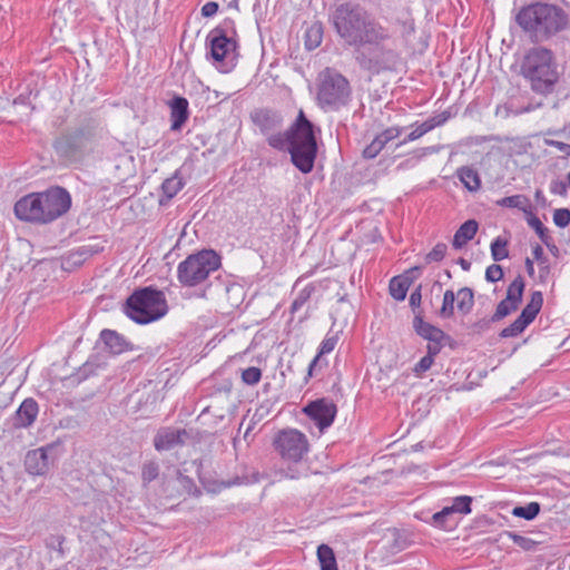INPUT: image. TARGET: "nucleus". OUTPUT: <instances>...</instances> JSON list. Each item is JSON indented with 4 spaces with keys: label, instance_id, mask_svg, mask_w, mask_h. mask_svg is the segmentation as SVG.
<instances>
[{
    "label": "nucleus",
    "instance_id": "f257e3e1",
    "mask_svg": "<svg viewBox=\"0 0 570 570\" xmlns=\"http://www.w3.org/2000/svg\"><path fill=\"white\" fill-rule=\"evenodd\" d=\"M331 22L341 41L356 49L366 43L389 41L393 36L390 28L384 27L360 3L337 6L331 14Z\"/></svg>",
    "mask_w": 570,
    "mask_h": 570
},
{
    "label": "nucleus",
    "instance_id": "f03ea898",
    "mask_svg": "<svg viewBox=\"0 0 570 570\" xmlns=\"http://www.w3.org/2000/svg\"><path fill=\"white\" fill-rule=\"evenodd\" d=\"M522 31L533 42L549 41L570 30V13L560 6L533 2L522 7L515 16Z\"/></svg>",
    "mask_w": 570,
    "mask_h": 570
},
{
    "label": "nucleus",
    "instance_id": "7ed1b4c3",
    "mask_svg": "<svg viewBox=\"0 0 570 570\" xmlns=\"http://www.w3.org/2000/svg\"><path fill=\"white\" fill-rule=\"evenodd\" d=\"M71 207V196L62 187H50L19 198L13 207L19 220L46 225L63 216Z\"/></svg>",
    "mask_w": 570,
    "mask_h": 570
},
{
    "label": "nucleus",
    "instance_id": "20e7f679",
    "mask_svg": "<svg viewBox=\"0 0 570 570\" xmlns=\"http://www.w3.org/2000/svg\"><path fill=\"white\" fill-rule=\"evenodd\" d=\"M520 70L531 89L542 95L551 94L560 78L553 51L543 46L532 47L525 52Z\"/></svg>",
    "mask_w": 570,
    "mask_h": 570
},
{
    "label": "nucleus",
    "instance_id": "39448f33",
    "mask_svg": "<svg viewBox=\"0 0 570 570\" xmlns=\"http://www.w3.org/2000/svg\"><path fill=\"white\" fill-rule=\"evenodd\" d=\"M125 312L138 324L155 322L168 312L166 296L153 287L135 291L127 299Z\"/></svg>",
    "mask_w": 570,
    "mask_h": 570
},
{
    "label": "nucleus",
    "instance_id": "423d86ee",
    "mask_svg": "<svg viewBox=\"0 0 570 570\" xmlns=\"http://www.w3.org/2000/svg\"><path fill=\"white\" fill-rule=\"evenodd\" d=\"M293 165L303 174H308L314 168L317 154V145L313 125L301 110L294 124V137L289 150Z\"/></svg>",
    "mask_w": 570,
    "mask_h": 570
},
{
    "label": "nucleus",
    "instance_id": "0eeeda50",
    "mask_svg": "<svg viewBox=\"0 0 570 570\" xmlns=\"http://www.w3.org/2000/svg\"><path fill=\"white\" fill-rule=\"evenodd\" d=\"M220 266V257L212 249L191 254L177 266L178 282L186 287L204 283Z\"/></svg>",
    "mask_w": 570,
    "mask_h": 570
},
{
    "label": "nucleus",
    "instance_id": "6e6552de",
    "mask_svg": "<svg viewBox=\"0 0 570 570\" xmlns=\"http://www.w3.org/2000/svg\"><path fill=\"white\" fill-rule=\"evenodd\" d=\"M350 98V82L343 75L331 68L318 75L317 100L323 108L337 109L346 105Z\"/></svg>",
    "mask_w": 570,
    "mask_h": 570
},
{
    "label": "nucleus",
    "instance_id": "1a4fd4ad",
    "mask_svg": "<svg viewBox=\"0 0 570 570\" xmlns=\"http://www.w3.org/2000/svg\"><path fill=\"white\" fill-rule=\"evenodd\" d=\"M227 22L213 29L207 40L210 46V57L215 67L220 72L232 71L237 62V42L234 38V31L226 29Z\"/></svg>",
    "mask_w": 570,
    "mask_h": 570
},
{
    "label": "nucleus",
    "instance_id": "9d476101",
    "mask_svg": "<svg viewBox=\"0 0 570 570\" xmlns=\"http://www.w3.org/2000/svg\"><path fill=\"white\" fill-rule=\"evenodd\" d=\"M386 42L366 43L361 47L356 53V60L361 68L372 75L395 69L399 55L394 49L387 47Z\"/></svg>",
    "mask_w": 570,
    "mask_h": 570
},
{
    "label": "nucleus",
    "instance_id": "9b49d317",
    "mask_svg": "<svg viewBox=\"0 0 570 570\" xmlns=\"http://www.w3.org/2000/svg\"><path fill=\"white\" fill-rule=\"evenodd\" d=\"M273 445L283 460L293 463L299 462L309 450L306 435L296 429L278 431L274 436Z\"/></svg>",
    "mask_w": 570,
    "mask_h": 570
},
{
    "label": "nucleus",
    "instance_id": "f8f14e48",
    "mask_svg": "<svg viewBox=\"0 0 570 570\" xmlns=\"http://www.w3.org/2000/svg\"><path fill=\"white\" fill-rule=\"evenodd\" d=\"M303 412L315 423L323 432L330 428L336 416V405L328 399H317L309 402Z\"/></svg>",
    "mask_w": 570,
    "mask_h": 570
},
{
    "label": "nucleus",
    "instance_id": "ddd939ff",
    "mask_svg": "<svg viewBox=\"0 0 570 570\" xmlns=\"http://www.w3.org/2000/svg\"><path fill=\"white\" fill-rule=\"evenodd\" d=\"M55 450L53 444L29 451L26 455L24 465L28 473L32 475H45L48 473L51 461L49 452Z\"/></svg>",
    "mask_w": 570,
    "mask_h": 570
},
{
    "label": "nucleus",
    "instance_id": "4468645a",
    "mask_svg": "<svg viewBox=\"0 0 570 570\" xmlns=\"http://www.w3.org/2000/svg\"><path fill=\"white\" fill-rule=\"evenodd\" d=\"M185 430L165 428L160 429L155 439L154 445L157 451H168L184 442Z\"/></svg>",
    "mask_w": 570,
    "mask_h": 570
},
{
    "label": "nucleus",
    "instance_id": "2eb2a0df",
    "mask_svg": "<svg viewBox=\"0 0 570 570\" xmlns=\"http://www.w3.org/2000/svg\"><path fill=\"white\" fill-rule=\"evenodd\" d=\"M402 132V129L399 127H390L379 134L368 146L363 150V155L365 158H374L379 155V153L384 148V146L391 140L397 138Z\"/></svg>",
    "mask_w": 570,
    "mask_h": 570
},
{
    "label": "nucleus",
    "instance_id": "dca6fc26",
    "mask_svg": "<svg viewBox=\"0 0 570 570\" xmlns=\"http://www.w3.org/2000/svg\"><path fill=\"white\" fill-rule=\"evenodd\" d=\"M188 100L184 97H175L169 102L171 130H180L189 117Z\"/></svg>",
    "mask_w": 570,
    "mask_h": 570
},
{
    "label": "nucleus",
    "instance_id": "f3484780",
    "mask_svg": "<svg viewBox=\"0 0 570 570\" xmlns=\"http://www.w3.org/2000/svg\"><path fill=\"white\" fill-rule=\"evenodd\" d=\"M479 228L478 223L474 219H469L463 223L455 232L452 245L454 248H462L468 242H470L476 234Z\"/></svg>",
    "mask_w": 570,
    "mask_h": 570
},
{
    "label": "nucleus",
    "instance_id": "a211bd4d",
    "mask_svg": "<svg viewBox=\"0 0 570 570\" xmlns=\"http://www.w3.org/2000/svg\"><path fill=\"white\" fill-rule=\"evenodd\" d=\"M448 117L444 116L443 114L425 120L424 122L417 125L401 144L419 139L420 137L431 131L435 127L442 126Z\"/></svg>",
    "mask_w": 570,
    "mask_h": 570
},
{
    "label": "nucleus",
    "instance_id": "6ab92c4d",
    "mask_svg": "<svg viewBox=\"0 0 570 570\" xmlns=\"http://www.w3.org/2000/svg\"><path fill=\"white\" fill-rule=\"evenodd\" d=\"M38 404L32 399H26L17 411V421L20 426H30L38 415Z\"/></svg>",
    "mask_w": 570,
    "mask_h": 570
},
{
    "label": "nucleus",
    "instance_id": "aec40b11",
    "mask_svg": "<svg viewBox=\"0 0 570 570\" xmlns=\"http://www.w3.org/2000/svg\"><path fill=\"white\" fill-rule=\"evenodd\" d=\"M456 176L463 186L470 191H476L481 187V178L476 169L470 166L458 168Z\"/></svg>",
    "mask_w": 570,
    "mask_h": 570
},
{
    "label": "nucleus",
    "instance_id": "412c9836",
    "mask_svg": "<svg viewBox=\"0 0 570 570\" xmlns=\"http://www.w3.org/2000/svg\"><path fill=\"white\" fill-rule=\"evenodd\" d=\"M413 325L416 333L429 342L443 341L445 338V334L442 330L424 322L421 317H415Z\"/></svg>",
    "mask_w": 570,
    "mask_h": 570
},
{
    "label": "nucleus",
    "instance_id": "4be33fe9",
    "mask_svg": "<svg viewBox=\"0 0 570 570\" xmlns=\"http://www.w3.org/2000/svg\"><path fill=\"white\" fill-rule=\"evenodd\" d=\"M100 338L111 354H120L126 350V341L115 331L104 330Z\"/></svg>",
    "mask_w": 570,
    "mask_h": 570
},
{
    "label": "nucleus",
    "instance_id": "5701e85b",
    "mask_svg": "<svg viewBox=\"0 0 570 570\" xmlns=\"http://www.w3.org/2000/svg\"><path fill=\"white\" fill-rule=\"evenodd\" d=\"M543 304V296L541 292H533L530 302L522 309L519 317L528 325L534 321Z\"/></svg>",
    "mask_w": 570,
    "mask_h": 570
},
{
    "label": "nucleus",
    "instance_id": "b1692460",
    "mask_svg": "<svg viewBox=\"0 0 570 570\" xmlns=\"http://www.w3.org/2000/svg\"><path fill=\"white\" fill-rule=\"evenodd\" d=\"M337 335L333 334V335H330L327 334L325 336V338L322 341L321 345H320V350H318V353L317 355L314 357V360L311 362L309 366H308V376H313V373L316 368V366L321 363V357L325 354H328L331 353L336 344H337Z\"/></svg>",
    "mask_w": 570,
    "mask_h": 570
},
{
    "label": "nucleus",
    "instance_id": "393cba45",
    "mask_svg": "<svg viewBox=\"0 0 570 570\" xmlns=\"http://www.w3.org/2000/svg\"><path fill=\"white\" fill-rule=\"evenodd\" d=\"M294 137V125L285 132H276L268 137V144L278 150H291Z\"/></svg>",
    "mask_w": 570,
    "mask_h": 570
},
{
    "label": "nucleus",
    "instance_id": "a878e982",
    "mask_svg": "<svg viewBox=\"0 0 570 570\" xmlns=\"http://www.w3.org/2000/svg\"><path fill=\"white\" fill-rule=\"evenodd\" d=\"M317 560L320 562L321 570H338L334 551L327 544L323 543L318 546Z\"/></svg>",
    "mask_w": 570,
    "mask_h": 570
},
{
    "label": "nucleus",
    "instance_id": "bb28decb",
    "mask_svg": "<svg viewBox=\"0 0 570 570\" xmlns=\"http://www.w3.org/2000/svg\"><path fill=\"white\" fill-rule=\"evenodd\" d=\"M456 308L462 314H469L474 305V295L471 288L462 287L455 294Z\"/></svg>",
    "mask_w": 570,
    "mask_h": 570
},
{
    "label": "nucleus",
    "instance_id": "cd10ccee",
    "mask_svg": "<svg viewBox=\"0 0 570 570\" xmlns=\"http://www.w3.org/2000/svg\"><path fill=\"white\" fill-rule=\"evenodd\" d=\"M431 524L439 529L452 530L456 524V520L449 509L444 507L441 511L432 515Z\"/></svg>",
    "mask_w": 570,
    "mask_h": 570
},
{
    "label": "nucleus",
    "instance_id": "c85d7f7f",
    "mask_svg": "<svg viewBox=\"0 0 570 570\" xmlns=\"http://www.w3.org/2000/svg\"><path fill=\"white\" fill-rule=\"evenodd\" d=\"M390 294L396 301H403L409 291V282L406 278L393 277L390 282Z\"/></svg>",
    "mask_w": 570,
    "mask_h": 570
},
{
    "label": "nucleus",
    "instance_id": "c756f323",
    "mask_svg": "<svg viewBox=\"0 0 570 570\" xmlns=\"http://www.w3.org/2000/svg\"><path fill=\"white\" fill-rule=\"evenodd\" d=\"M524 289V281L521 276H518L513 279V282L509 285L507 291V297L509 302H512L519 306L522 294Z\"/></svg>",
    "mask_w": 570,
    "mask_h": 570
},
{
    "label": "nucleus",
    "instance_id": "7c9ffc66",
    "mask_svg": "<svg viewBox=\"0 0 570 570\" xmlns=\"http://www.w3.org/2000/svg\"><path fill=\"white\" fill-rule=\"evenodd\" d=\"M183 178L179 177L177 174H175L170 178H167L161 185V189L167 198H173L174 196H176L183 189Z\"/></svg>",
    "mask_w": 570,
    "mask_h": 570
},
{
    "label": "nucleus",
    "instance_id": "2f4dec72",
    "mask_svg": "<svg viewBox=\"0 0 570 570\" xmlns=\"http://www.w3.org/2000/svg\"><path fill=\"white\" fill-rule=\"evenodd\" d=\"M472 499L468 495H461L453 499L451 505L446 507L449 511L454 515L455 513L469 514L471 512Z\"/></svg>",
    "mask_w": 570,
    "mask_h": 570
},
{
    "label": "nucleus",
    "instance_id": "473e14b6",
    "mask_svg": "<svg viewBox=\"0 0 570 570\" xmlns=\"http://www.w3.org/2000/svg\"><path fill=\"white\" fill-rule=\"evenodd\" d=\"M540 512V504L537 502H530L527 505L515 507L512 514L525 520L534 519Z\"/></svg>",
    "mask_w": 570,
    "mask_h": 570
},
{
    "label": "nucleus",
    "instance_id": "72a5a7b5",
    "mask_svg": "<svg viewBox=\"0 0 570 570\" xmlns=\"http://www.w3.org/2000/svg\"><path fill=\"white\" fill-rule=\"evenodd\" d=\"M528 224H529L530 227H532L535 230V233L538 234V236L540 237L542 243H544L548 247H550L552 238L549 235L548 228H546L543 226L541 220L537 216H531L528 219Z\"/></svg>",
    "mask_w": 570,
    "mask_h": 570
},
{
    "label": "nucleus",
    "instance_id": "f704fd0d",
    "mask_svg": "<svg viewBox=\"0 0 570 570\" xmlns=\"http://www.w3.org/2000/svg\"><path fill=\"white\" fill-rule=\"evenodd\" d=\"M322 42V28L321 26L314 24L307 29L305 33V46L312 50L318 47Z\"/></svg>",
    "mask_w": 570,
    "mask_h": 570
},
{
    "label": "nucleus",
    "instance_id": "c9c22d12",
    "mask_svg": "<svg viewBox=\"0 0 570 570\" xmlns=\"http://www.w3.org/2000/svg\"><path fill=\"white\" fill-rule=\"evenodd\" d=\"M454 302H455V293L453 291H445L443 295V302L440 309V314L444 318H450L454 315Z\"/></svg>",
    "mask_w": 570,
    "mask_h": 570
},
{
    "label": "nucleus",
    "instance_id": "e433bc0d",
    "mask_svg": "<svg viewBox=\"0 0 570 570\" xmlns=\"http://www.w3.org/2000/svg\"><path fill=\"white\" fill-rule=\"evenodd\" d=\"M491 256L494 262H500L509 256L507 242L498 237L491 243Z\"/></svg>",
    "mask_w": 570,
    "mask_h": 570
},
{
    "label": "nucleus",
    "instance_id": "4c0bfd02",
    "mask_svg": "<svg viewBox=\"0 0 570 570\" xmlns=\"http://www.w3.org/2000/svg\"><path fill=\"white\" fill-rule=\"evenodd\" d=\"M312 293L313 288L311 286H305L303 289H301L292 303L291 312H298L307 303Z\"/></svg>",
    "mask_w": 570,
    "mask_h": 570
},
{
    "label": "nucleus",
    "instance_id": "58836bf2",
    "mask_svg": "<svg viewBox=\"0 0 570 570\" xmlns=\"http://www.w3.org/2000/svg\"><path fill=\"white\" fill-rule=\"evenodd\" d=\"M527 326L528 324L518 317L512 324L503 328L500 335L501 337H515L520 335L527 328Z\"/></svg>",
    "mask_w": 570,
    "mask_h": 570
},
{
    "label": "nucleus",
    "instance_id": "ea45409f",
    "mask_svg": "<svg viewBox=\"0 0 570 570\" xmlns=\"http://www.w3.org/2000/svg\"><path fill=\"white\" fill-rule=\"evenodd\" d=\"M517 308H518L517 304H514L512 302H509L508 299L504 298L503 301H501L498 304L495 313L493 314L492 320L493 321H499V320L508 316L512 312H514Z\"/></svg>",
    "mask_w": 570,
    "mask_h": 570
},
{
    "label": "nucleus",
    "instance_id": "a19ab883",
    "mask_svg": "<svg viewBox=\"0 0 570 570\" xmlns=\"http://www.w3.org/2000/svg\"><path fill=\"white\" fill-rule=\"evenodd\" d=\"M225 293L228 296V301H230V305L237 306L243 296V288L238 284H227L224 286Z\"/></svg>",
    "mask_w": 570,
    "mask_h": 570
},
{
    "label": "nucleus",
    "instance_id": "79ce46f5",
    "mask_svg": "<svg viewBox=\"0 0 570 570\" xmlns=\"http://www.w3.org/2000/svg\"><path fill=\"white\" fill-rule=\"evenodd\" d=\"M262 372L256 366H250L242 372V380L248 385L257 384L261 381Z\"/></svg>",
    "mask_w": 570,
    "mask_h": 570
},
{
    "label": "nucleus",
    "instance_id": "37998d69",
    "mask_svg": "<svg viewBox=\"0 0 570 570\" xmlns=\"http://www.w3.org/2000/svg\"><path fill=\"white\" fill-rule=\"evenodd\" d=\"M159 474V466L156 462H147L144 464L141 470V476L144 482L154 481Z\"/></svg>",
    "mask_w": 570,
    "mask_h": 570
},
{
    "label": "nucleus",
    "instance_id": "c03bdc74",
    "mask_svg": "<svg viewBox=\"0 0 570 570\" xmlns=\"http://www.w3.org/2000/svg\"><path fill=\"white\" fill-rule=\"evenodd\" d=\"M499 204L510 208H523L527 204V198L522 195H513L502 198Z\"/></svg>",
    "mask_w": 570,
    "mask_h": 570
},
{
    "label": "nucleus",
    "instance_id": "a18cd8bd",
    "mask_svg": "<svg viewBox=\"0 0 570 570\" xmlns=\"http://www.w3.org/2000/svg\"><path fill=\"white\" fill-rule=\"evenodd\" d=\"M553 223L561 228L570 224V210L567 208L556 209L553 213Z\"/></svg>",
    "mask_w": 570,
    "mask_h": 570
},
{
    "label": "nucleus",
    "instance_id": "49530a36",
    "mask_svg": "<svg viewBox=\"0 0 570 570\" xmlns=\"http://www.w3.org/2000/svg\"><path fill=\"white\" fill-rule=\"evenodd\" d=\"M446 245L444 243L436 244L432 250L426 255V261L431 262H440L444 258L446 254Z\"/></svg>",
    "mask_w": 570,
    "mask_h": 570
},
{
    "label": "nucleus",
    "instance_id": "de8ad7c7",
    "mask_svg": "<svg viewBox=\"0 0 570 570\" xmlns=\"http://www.w3.org/2000/svg\"><path fill=\"white\" fill-rule=\"evenodd\" d=\"M503 277V269L500 265L492 264L485 271V279L495 283Z\"/></svg>",
    "mask_w": 570,
    "mask_h": 570
},
{
    "label": "nucleus",
    "instance_id": "09e8293b",
    "mask_svg": "<svg viewBox=\"0 0 570 570\" xmlns=\"http://www.w3.org/2000/svg\"><path fill=\"white\" fill-rule=\"evenodd\" d=\"M434 362L429 355L423 356L414 366V373L420 376L422 373L429 371Z\"/></svg>",
    "mask_w": 570,
    "mask_h": 570
},
{
    "label": "nucleus",
    "instance_id": "8fccbe9b",
    "mask_svg": "<svg viewBox=\"0 0 570 570\" xmlns=\"http://www.w3.org/2000/svg\"><path fill=\"white\" fill-rule=\"evenodd\" d=\"M538 266L540 282H547L551 274V265L549 259H542V262L538 263Z\"/></svg>",
    "mask_w": 570,
    "mask_h": 570
},
{
    "label": "nucleus",
    "instance_id": "3c124183",
    "mask_svg": "<svg viewBox=\"0 0 570 570\" xmlns=\"http://www.w3.org/2000/svg\"><path fill=\"white\" fill-rule=\"evenodd\" d=\"M568 185L562 180H552L550 184V191L554 195L564 196L567 195Z\"/></svg>",
    "mask_w": 570,
    "mask_h": 570
},
{
    "label": "nucleus",
    "instance_id": "603ef678",
    "mask_svg": "<svg viewBox=\"0 0 570 570\" xmlns=\"http://www.w3.org/2000/svg\"><path fill=\"white\" fill-rule=\"evenodd\" d=\"M513 541L515 544H518L520 548L524 549V550H532L535 546V542L530 539V538H527V537H522V535H518V534H514L513 535Z\"/></svg>",
    "mask_w": 570,
    "mask_h": 570
},
{
    "label": "nucleus",
    "instance_id": "864d4df0",
    "mask_svg": "<svg viewBox=\"0 0 570 570\" xmlns=\"http://www.w3.org/2000/svg\"><path fill=\"white\" fill-rule=\"evenodd\" d=\"M218 11V4L214 1L206 2L202 8L204 17H213Z\"/></svg>",
    "mask_w": 570,
    "mask_h": 570
},
{
    "label": "nucleus",
    "instance_id": "5fc2aeb1",
    "mask_svg": "<svg viewBox=\"0 0 570 570\" xmlns=\"http://www.w3.org/2000/svg\"><path fill=\"white\" fill-rule=\"evenodd\" d=\"M442 347V341H430L428 344V354L432 358L438 355Z\"/></svg>",
    "mask_w": 570,
    "mask_h": 570
},
{
    "label": "nucleus",
    "instance_id": "6e6d98bb",
    "mask_svg": "<svg viewBox=\"0 0 570 570\" xmlns=\"http://www.w3.org/2000/svg\"><path fill=\"white\" fill-rule=\"evenodd\" d=\"M547 144L550 145V146H553L556 147L558 150L564 153L566 155L570 156V145L569 144H566V142H562V141H557V140H547Z\"/></svg>",
    "mask_w": 570,
    "mask_h": 570
},
{
    "label": "nucleus",
    "instance_id": "4d7b16f0",
    "mask_svg": "<svg viewBox=\"0 0 570 570\" xmlns=\"http://www.w3.org/2000/svg\"><path fill=\"white\" fill-rule=\"evenodd\" d=\"M421 288L417 287L414 292L411 293L410 295V304L411 306L413 307H416L421 304Z\"/></svg>",
    "mask_w": 570,
    "mask_h": 570
},
{
    "label": "nucleus",
    "instance_id": "13d9d810",
    "mask_svg": "<svg viewBox=\"0 0 570 570\" xmlns=\"http://www.w3.org/2000/svg\"><path fill=\"white\" fill-rule=\"evenodd\" d=\"M532 254H533V257L537 261V263H540V262H542V259H547L548 258V257L544 256L543 248L540 245L533 246Z\"/></svg>",
    "mask_w": 570,
    "mask_h": 570
},
{
    "label": "nucleus",
    "instance_id": "bf43d9fd",
    "mask_svg": "<svg viewBox=\"0 0 570 570\" xmlns=\"http://www.w3.org/2000/svg\"><path fill=\"white\" fill-rule=\"evenodd\" d=\"M284 476L288 479H298L301 473L296 469L288 468L287 471L284 472Z\"/></svg>",
    "mask_w": 570,
    "mask_h": 570
},
{
    "label": "nucleus",
    "instance_id": "052dcab7",
    "mask_svg": "<svg viewBox=\"0 0 570 570\" xmlns=\"http://www.w3.org/2000/svg\"><path fill=\"white\" fill-rule=\"evenodd\" d=\"M525 266H527V271L530 275L533 274L534 272V268H533V262L530 259V258H527L525 259Z\"/></svg>",
    "mask_w": 570,
    "mask_h": 570
},
{
    "label": "nucleus",
    "instance_id": "680f3d73",
    "mask_svg": "<svg viewBox=\"0 0 570 570\" xmlns=\"http://www.w3.org/2000/svg\"><path fill=\"white\" fill-rule=\"evenodd\" d=\"M459 264L461 265V267L464 269V271H469L470 269V263L463 258H460L459 261Z\"/></svg>",
    "mask_w": 570,
    "mask_h": 570
},
{
    "label": "nucleus",
    "instance_id": "e2e57ef3",
    "mask_svg": "<svg viewBox=\"0 0 570 570\" xmlns=\"http://www.w3.org/2000/svg\"><path fill=\"white\" fill-rule=\"evenodd\" d=\"M198 296L202 297V298H205L206 297V291H202Z\"/></svg>",
    "mask_w": 570,
    "mask_h": 570
},
{
    "label": "nucleus",
    "instance_id": "0e129e2a",
    "mask_svg": "<svg viewBox=\"0 0 570 570\" xmlns=\"http://www.w3.org/2000/svg\"><path fill=\"white\" fill-rule=\"evenodd\" d=\"M541 194H542L541 190H537L535 197L539 198L541 196Z\"/></svg>",
    "mask_w": 570,
    "mask_h": 570
}]
</instances>
